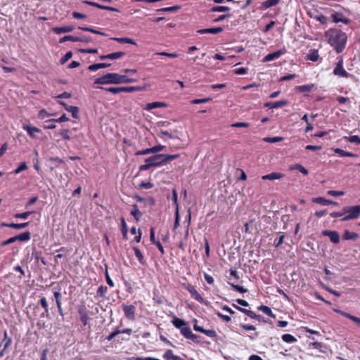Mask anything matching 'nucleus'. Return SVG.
Masks as SVG:
<instances>
[{
    "instance_id": "nucleus-53",
    "label": "nucleus",
    "mask_w": 360,
    "mask_h": 360,
    "mask_svg": "<svg viewBox=\"0 0 360 360\" xmlns=\"http://www.w3.org/2000/svg\"><path fill=\"white\" fill-rule=\"evenodd\" d=\"M72 57V51H68L65 56L60 59V63L61 65L65 64L69 59Z\"/></svg>"
},
{
    "instance_id": "nucleus-38",
    "label": "nucleus",
    "mask_w": 360,
    "mask_h": 360,
    "mask_svg": "<svg viewBox=\"0 0 360 360\" xmlns=\"http://www.w3.org/2000/svg\"><path fill=\"white\" fill-rule=\"evenodd\" d=\"M280 2V0H266L262 3V6L268 8L276 6Z\"/></svg>"
},
{
    "instance_id": "nucleus-26",
    "label": "nucleus",
    "mask_w": 360,
    "mask_h": 360,
    "mask_svg": "<svg viewBox=\"0 0 360 360\" xmlns=\"http://www.w3.org/2000/svg\"><path fill=\"white\" fill-rule=\"evenodd\" d=\"M233 306L237 309L238 310L243 312L244 314H245L247 316H248L249 317H250L251 319H255L256 317V314L251 311V310H248V309H244V308H241L240 307H238L236 304H233Z\"/></svg>"
},
{
    "instance_id": "nucleus-54",
    "label": "nucleus",
    "mask_w": 360,
    "mask_h": 360,
    "mask_svg": "<svg viewBox=\"0 0 360 360\" xmlns=\"http://www.w3.org/2000/svg\"><path fill=\"white\" fill-rule=\"evenodd\" d=\"M27 169V166L26 162H22L20 164V165L13 171V173L15 174H18L20 173L21 172L26 170Z\"/></svg>"
},
{
    "instance_id": "nucleus-28",
    "label": "nucleus",
    "mask_w": 360,
    "mask_h": 360,
    "mask_svg": "<svg viewBox=\"0 0 360 360\" xmlns=\"http://www.w3.org/2000/svg\"><path fill=\"white\" fill-rule=\"evenodd\" d=\"M101 89L105 90L106 91L110 92L113 94H118L122 92H123V86L122 87H108V88H104V87H99Z\"/></svg>"
},
{
    "instance_id": "nucleus-21",
    "label": "nucleus",
    "mask_w": 360,
    "mask_h": 360,
    "mask_svg": "<svg viewBox=\"0 0 360 360\" xmlns=\"http://www.w3.org/2000/svg\"><path fill=\"white\" fill-rule=\"evenodd\" d=\"M172 323L176 328L180 330H181V328L187 324V323L184 319H181L177 317H174L172 321Z\"/></svg>"
},
{
    "instance_id": "nucleus-14",
    "label": "nucleus",
    "mask_w": 360,
    "mask_h": 360,
    "mask_svg": "<svg viewBox=\"0 0 360 360\" xmlns=\"http://www.w3.org/2000/svg\"><path fill=\"white\" fill-rule=\"evenodd\" d=\"M313 202H316L318 204H320L321 205H338L337 202H333L330 200H328V199H326L323 197H318V198H314L312 199Z\"/></svg>"
},
{
    "instance_id": "nucleus-62",
    "label": "nucleus",
    "mask_w": 360,
    "mask_h": 360,
    "mask_svg": "<svg viewBox=\"0 0 360 360\" xmlns=\"http://www.w3.org/2000/svg\"><path fill=\"white\" fill-rule=\"evenodd\" d=\"M328 194L331 196H342L344 195L345 192L339 191H328Z\"/></svg>"
},
{
    "instance_id": "nucleus-15",
    "label": "nucleus",
    "mask_w": 360,
    "mask_h": 360,
    "mask_svg": "<svg viewBox=\"0 0 360 360\" xmlns=\"http://www.w3.org/2000/svg\"><path fill=\"white\" fill-rule=\"evenodd\" d=\"M75 29L74 26H64V27H56L53 28V31L56 34L67 33L70 32Z\"/></svg>"
},
{
    "instance_id": "nucleus-57",
    "label": "nucleus",
    "mask_w": 360,
    "mask_h": 360,
    "mask_svg": "<svg viewBox=\"0 0 360 360\" xmlns=\"http://www.w3.org/2000/svg\"><path fill=\"white\" fill-rule=\"evenodd\" d=\"M107 287L105 286H103V285H101L97 292H96V294L98 296H100V297H103L105 294V292H107Z\"/></svg>"
},
{
    "instance_id": "nucleus-49",
    "label": "nucleus",
    "mask_w": 360,
    "mask_h": 360,
    "mask_svg": "<svg viewBox=\"0 0 360 360\" xmlns=\"http://www.w3.org/2000/svg\"><path fill=\"white\" fill-rule=\"evenodd\" d=\"M3 342H5L3 348V349L5 351L10 346L12 342L11 338H8L6 330L4 331V338L3 340Z\"/></svg>"
},
{
    "instance_id": "nucleus-6",
    "label": "nucleus",
    "mask_w": 360,
    "mask_h": 360,
    "mask_svg": "<svg viewBox=\"0 0 360 360\" xmlns=\"http://www.w3.org/2000/svg\"><path fill=\"white\" fill-rule=\"evenodd\" d=\"M333 73L335 75H339L342 77H348L349 73L343 68L342 66V60L338 61L336 67L333 70Z\"/></svg>"
},
{
    "instance_id": "nucleus-42",
    "label": "nucleus",
    "mask_w": 360,
    "mask_h": 360,
    "mask_svg": "<svg viewBox=\"0 0 360 360\" xmlns=\"http://www.w3.org/2000/svg\"><path fill=\"white\" fill-rule=\"evenodd\" d=\"M40 304H41V307L44 309V313H43V315L46 314V316H49L48 303H47L46 299L44 297H42L40 299Z\"/></svg>"
},
{
    "instance_id": "nucleus-37",
    "label": "nucleus",
    "mask_w": 360,
    "mask_h": 360,
    "mask_svg": "<svg viewBox=\"0 0 360 360\" xmlns=\"http://www.w3.org/2000/svg\"><path fill=\"white\" fill-rule=\"evenodd\" d=\"M181 330V333L187 339L190 337V335L192 333L191 328L189 327L188 323L184 328H182L181 330Z\"/></svg>"
},
{
    "instance_id": "nucleus-32",
    "label": "nucleus",
    "mask_w": 360,
    "mask_h": 360,
    "mask_svg": "<svg viewBox=\"0 0 360 360\" xmlns=\"http://www.w3.org/2000/svg\"><path fill=\"white\" fill-rule=\"evenodd\" d=\"M257 309L262 311V312H264V314L271 317H275V315L272 313L271 309L267 306L261 305L257 307Z\"/></svg>"
},
{
    "instance_id": "nucleus-60",
    "label": "nucleus",
    "mask_w": 360,
    "mask_h": 360,
    "mask_svg": "<svg viewBox=\"0 0 360 360\" xmlns=\"http://www.w3.org/2000/svg\"><path fill=\"white\" fill-rule=\"evenodd\" d=\"M250 126L249 123L247 122H236L231 124L232 127H248Z\"/></svg>"
},
{
    "instance_id": "nucleus-25",
    "label": "nucleus",
    "mask_w": 360,
    "mask_h": 360,
    "mask_svg": "<svg viewBox=\"0 0 360 360\" xmlns=\"http://www.w3.org/2000/svg\"><path fill=\"white\" fill-rule=\"evenodd\" d=\"M334 151L335 153L338 154L341 157H352V158L357 157L356 154L345 151L344 150L340 149V148H335L334 150Z\"/></svg>"
},
{
    "instance_id": "nucleus-27",
    "label": "nucleus",
    "mask_w": 360,
    "mask_h": 360,
    "mask_svg": "<svg viewBox=\"0 0 360 360\" xmlns=\"http://www.w3.org/2000/svg\"><path fill=\"white\" fill-rule=\"evenodd\" d=\"M131 214L135 218L136 221L140 220L142 213L139 210L137 205H133V209L131 211Z\"/></svg>"
},
{
    "instance_id": "nucleus-64",
    "label": "nucleus",
    "mask_w": 360,
    "mask_h": 360,
    "mask_svg": "<svg viewBox=\"0 0 360 360\" xmlns=\"http://www.w3.org/2000/svg\"><path fill=\"white\" fill-rule=\"evenodd\" d=\"M38 200L37 196L32 197L30 198L28 202L25 204V208H28L32 205L34 204Z\"/></svg>"
},
{
    "instance_id": "nucleus-47",
    "label": "nucleus",
    "mask_w": 360,
    "mask_h": 360,
    "mask_svg": "<svg viewBox=\"0 0 360 360\" xmlns=\"http://www.w3.org/2000/svg\"><path fill=\"white\" fill-rule=\"evenodd\" d=\"M283 137L281 136H275V137H266L264 139V141L267 143H277L282 141L283 140Z\"/></svg>"
},
{
    "instance_id": "nucleus-34",
    "label": "nucleus",
    "mask_w": 360,
    "mask_h": 360,
    "mask_svg": "<svg viewBox=\"0 0 360 360\" xmlns=\"http://www.w3.org/2000/svg\"><path fill=\"white\" fill-rule=\"evenodd\" d=\"M112 39L117 41L118 42H120V43H127V44H134V45L136 44V41L134 39L127 38V37L112 38Z\"/></svg>"
},
{
    "instance_id": "nucleus-7",
    "label": "nucleus",
    "mask_w": 360,
    "mask_h": 360,
    "mask_svg": "<svg viewBox=\"0 0 360 360\" xmlns=\"http://www.w3.org/2000/svg\"><path fill=\"white\" fill-rule=\"evenodd\" d=\"M61 105H63L64 107V108L71 112L72 114V116L75 118V119H77L79 117V108L76 106H72V105H67L65 102L63 101H59L58 102Z\"/></svg>"
},
{
    "instance_id": "nucleus-41",
    "label": "nucleus",
    "mask_w": 360,
    "mask_h": 360,
    "mask_svg": "<svg viewBox=\"0 0 360 360\" xmlns=\"http://www.w3.org/2000/svg\"><path fill=\"white\" fill-rule=\"evenodd\" d=\"M319 57V55L318 51L315 49L311 50L309 54L308 55V58L311 61H317Z\"/></svg>"
},
{
    "instance_id": "nucleus-9",
    "label": "nucleus",
    "mask_w": 360,
    "mask_h": 360,
    "mask_svg": "<svg viewBox=\"0 0 360 360\" xmlns=\"http://www.w3.org/2000/svg\"><path fill=\"white\" fill-rule=\"evenodd\" d=\"M186 288L197 301L200 303H205V300L202 297L198 292L193 285L188 284Z\"/></svg>"
},
{
    "instance_id": "nucleus-55",
    "label": "nucleus",
    "mask_w": 360,
    "mask_h": 360,
    "mask_svg": "<svg viewBox=\"0 0 360 360\" xmlns=\"http://www.w3.org/2000/svg\"><path fill=\"white\" fill-rule=\"evenodd\" d=\"M230 10L229 7L227 6H215L212 8V11L213 12H225L229 11Z\"/></svg>"
},
{
    "instance_id": "nucleus-17",
    "label": "nucleus",
    "mask_w": 360,
    "mask_h": 360,
    "mask_svg": "<svg viewBox=\"0 0 360 360\" xmlns=\"http://www.w3.org/2000/svg\"><path fill=\"white\" fill-rule=\"evenodd\" d=\"M79 314L80 316V320L82 323L86 326L87 324V321L89 319V316L86 311V309L84 307H82L79 309Z\"/></svg>"
},
{
    "instance_id": "nucleus-13",
    "label": "nucleus",
    "mask_w": 360,
    "mask_h": 360,
    "mask_svg": "<svg viewBox=\"0 0 360 360\" xmlns=\"http://www.w3.org/2000/svg\"><path fill=\"white\" fill-rule=\"evenodd\" d=\"M284 176L285 175L283 174H281V173L272 172L271 174L262 176V179L263 180L273 181V180H276V179H281L283 177H284Z\"/></svg>"
},
{
    "instance_id": "nucleus-33",
    "label": "nucleus",
    "mask_w": 360,
    "mask_h": 360,
    "mask_svg": "<svg viewBox=\"0 0 360 360\" xmlns=\"http://www.w3.org/2000/svg\"><path fill=\"white\" fill-rule=\"evenodd\" d=\"M334 311L338 313V314H340V315H342V316H345V317H347V318L349 319L350 320H352V321H353L354 322L356 323V321L357 319L356 316L351 315V314H349L348 313H346V312H345L343 311H341L340 309H335Z\"/></svg>"
},
{
    "instance_id": "nucleus-58",
    "label": "nucleus",
    "mask_w": 360,
    "mask_h": 360,
    "mask_svg": "<svg viewBox=\"0 0 360 360\" xmlns=\"http://www.w3.org/2000/svg\"><path fill=\"white\" fill-rule=\"evenodd\" d=\"M83 3L86 4L87 5H89V6L97 7V8L103 9V8H105V6L101 5V4L94 2V1H83Z\"/></svg>"
},
{
    "instance_id": "nucleus-30",
    "label": "nucleus",
    "mask_w": 360,
    "mask_h": 360,
    "mask_svg": "<svg viewBox=\"0 0 360 360\" xmlns=\"http://www.w3.org/2000/svg\"><path fill=\"white\" fill-rule=\"evenodd\" d=\"M290 170L297 169L301 173H302L304 175H307L309 174V171L300 164H295V165L290 166Z\"/></svg>"
},
{
    "instance_id": "nucleus-2",
    "label": "nucleus",
    "mask_w": 360,
    "mask_h": 360,
    "mask_svg": "<svg viewBox=\"0 0 360 360\" xmlns=\"http://www.w3.org/2000/svg\"><path fill=\"white\" fill-rule=\"evenodd\" d=\"M124 75L117 73H107L106 75L96 78L94 83L98 84H124Z\"/></svg>"
},
{
    "instance_id": "nucleus-12",
    "label": "nucleus",
    "mask_w": 360,
    "mask_h": 360,
    "mask_svg": "<svg viewBox=\"0 0 360 360\" xmlns=\"http://www.w3.org/2000/svg\"><path fill=\"white\" fill-rule=\"evenodd\" d=\"M288 101L282 100L276 102H268L264 104L265 107H268L270 108H278L283 106H285L288 104Z\"/></svg>"
},
{
    "instance_id": "nucleus-16",
    "label": "nucleus",
    "mask_w": 360,
    "mask_h": 360,
    "mask_svg": "<svg viewBox=\"0 0 360 360\" xmlns=\"http://www.w3.org/2000/svg\"><path fill=\"white\" fill-rule=\"evenodd\" d=\"M342 238L344 240H356L359 238V234L354 232H351L349 230H345Z\"/></svg>"
},
{
    "instance_id": "nucleus-61",
    "label": "nucleus",
    "mask_w": 360,
    "mask_h": 360,
    "mask_svg": "<svg viewBox=\"0 0 360 360\" xmlns=\"http://www.w3.org/2000/svg\"><path fill=\"white\" fill-rule=\"evenodd\" d=\"M203 333L210 338H215L217 336V333L214 330H204Z\"/></svg>"
},
{
    "instance_id": "nucleus-22",
    "label": "nucleus",
    "mask_w": 360,
    "mask_h": 360,
    "mask_svg": "<svg viewBox=\"0 0 360 360\" xmlns=\"http://www.w3.org/2000/svg\"><path fill=\"white\" fill-rule=\"evenodd\" d=\"M14 238L16 240L19 241H27L31 238V233L30 231H26L22 233H20L18 236H14Z\"/></svg>"
},
{
    "instance_id": "nucleus-43",
    "label": "nucleus",
    "mask_w": 360,
    "mask_h": 360,
    "mask_svg": "<svg viewBox=\"0 0 360 360\" xmlns=\"http://www.w3.org/2000/svg\"><path fill=\"white\" fill-rule=\"evenodd\" d=\"M282 340L288 343H292L297 341L296 338L290 334H284L282 335Z\"/></svg>"
},
{
    "instance_id": "nucleus-19",
    "label": "nucleus",
    "mask_w": 360,
    "mask_h": 360,
    "mask_svg": "<svg viewBox=\"0 0 360 360\" xmlns=\"http://www.w3.org/2000/svg\"><path fill=\"white\" fill-rule=\"evenodd\" d=\"M163 358L165 360H184L180 356L174 355L171 349H168L165 352Z\"/></svg>"
},
{
    "instance_id": "nucleus-40",
    "label": "nucleus",
    "mask_w": 360,
    "mask_h": 360,
    "mask_svg": "<svg viewBox=\"0 0 360 360\" xmlns=\"http://www.w3.org/2000/svg\"><path fill=\"white\" fill-rule=\"evenodd\" d=\"M29 222L20 223V224H15L11 223L9 224V228H12L14 229H22L27 227L29 225Z\"/></svg>"
},
{
    "instance_id": "nucleus-5",
    "label": "nucleus",
    "mask_w": 360,
    "mask_h": 360,
    "mask_svg": "<svg viewBox=\"0 0 360 360\" xmlns=\"http://www.w3.org/2000/svg\"><path fill=\"white\" fill-rule=\"evenodd\" d=\"M322 235L328 236L333 243L337 244L340 242V235L336 231L324 230L322 231Z\"/></svg>"
},
{
    "instance_id": "nucleus-46",
    "label": "nucleus",
    "mask_w": 360,
    "mask_h": 360,
    "mask_svg": "<svg viewBox=\"0 0 360 360\" xmlns=\"http://www.w3.org/2000/svg\"><path fill=\"white\" fill-rule=\"evenodd\" d=\"M79 39V37H75V36H72V35H68V36H65L63 37V38H61L60 40H59V42L60 43H63L66 41H78Z\"/></svg>"
},
{
    "instance_id": "nucleus-63",
    "label": "nucleus",
    "mask_w": 360,
    "mask_h": 360,
    "mask_svg": "<svg viewBox=\"0 0 360 360\" xmlns=\"http://www.w3.org/2000/svg\"><path fill=\"white\" fill-rule=\"evenodd\" d=\"M164 148H165L164 146L158 145V146H155L154 147L150 148V150H151L152 153H156L162 150Z\"/></svg>"
},
{
    "instance_id": "nucleus-8",
    "label": "nucleus",
    "mask_w": 360,
    "mask_h": 360,
    "mask_svg": "<svg viewBox=\"0 0 360 360\" xmlns=\"http://www.w3.org/2000/svg\"><path fill=\"white\" fill-rule=\"evenodd\" d=\"M123 311L125 316L131 320L135 318V307L133 305H124Z\"/></svg>"
},
{
    "instance_id": "nucleus-45",
    "label": "nucleus",
    "mask_w": 360,
    "mask_h": 360,
    "mask_svg": "<svg viewBox=\"0 0 360 360\" xmlns=\"http://www.w3.org/2000/svg\"><path fill=\"white\" fill-rule=\"evenodd\" d=\"M313 88V84L298 86L296 87L297 91L300 92H308L310 91Z\"/></svg>"
},
{
    "instance_id": "nucleus-35",
    "label": "nucleus",
    "mask_w": 360,
    "mask_h": 360,
    "mask_svg": "<svg viewBox=\"0 0 360 360\" xmlns=\"http://www.w3.org/2000/svg\"><path fill=\"white\" fill-rule=\"evenodd\" d=\"M79 29L83 30V31H86V32H92V33H94V34H99V35H102V36H106V34L104 33V32H102L99 30H94L91 27H79Z\"/></svg>"
},
{
    "instance_id": "nucleus-52",
    "label": "nucleus",
    "mask_w": 360,
    "mask_h": 360,
    "mask_svg": "<svg viewBox=\"0 0 360 360\" xmlns=\"http://www.w3.org/2000/svg\"><path fill=\"white\" fill-rule=\"evenodd\" d=\"M68 120H69V119L66 117V115L63 114L58 119H51V120L46 121V122H66Z\"/></svg>"
},
{
    "instance_id": "nucleus-18",
    "label": "nucleus",
    "mask_w": 360,
    "mask_h": 360,
    "mask_svg": "<svg viewBox=\"0 0 360 360\" xmlns=\"http://www.w3.org/2000/svg\"><path fill=\"white\" fill-rule=\"evenodd\" d=\"M53 295H54V297H55L56 302L57 304L58 312L61 316H63V309H62V303H61V300H60L61 294L60 292L55 291L53 292Z\"/></svg>"
},
{
    "instance_id": "nucleus-51",
    "label": "nucleus",
    "mask_w": 360,
    "mask_h": 360,
    "mask_svg": "<svg viewBox=\"0 0 360 360\" xmlns=\"http://www.w3.org/2000/svg\"><path fill=\"white\" fill-rule=\"evenodd\" d=\"M344 139L351 143H356L357 144H360V138L358 136L354 135L351 136H345Z\"/></svg>"
},
{
    "instance_id": "nucleus-1",
    "label": "nucleus",
    "mask_w": 360,
    "mask_h": 360,
    "mask_svg": "<svg viewBox=\"0 0 360 360\" xmlns=\"http://www.w3.org/2000/svg\"><path fill=\"white\" fill-rule=\"evenodd\" d=\"M328 42L334 47L336 53H340L345 48L347 42L346 34L340 30H332L326 32Z\"/></svg>"
},
{
    "instance_id": "nucleus-56",
    "label": "nucleus",
    "mask_w": 360,
    "mask_h": 360,
    "mask_svg": "<svg viewBox=\"0 0 360 360\" xmlns=\"http://www.w3.org/2000/svg\"><path fill=\"white\" fill-rule=\"evenodd\" d=\"M231 286L232 287L233 289H234L235 290L239 292H241V293H244V292H246L248 291L247 289L244 288L243 287L240 286V285H236V284H233V283H230Z\"/></svg>"
},
{
    "instance_id": "nucleus-31",
    "label": "nucleus",
    "mask_w": 360,
    "mask_h": 360,
    "mask_svg": "<svg viewBox=\"0 0 360 360\" xmlns=\"http://www.w3.org/2000/svg\"><path fill=\"white\" fill-rule=\"evenodd\" d=\"M181 6L176 5V6H173L171 7H165V8H160L157 11L159 13L160 12H176V11H179L181 8Z\"/></svg>"
},
{
    "instance_id": "nucleus-11",
    "label": "nucleus",
    "mask_w": 360,
    "mask_h": 360,
    "mask_svg": "<svg viewBox=\"0 0 360 360\" xmlns=\"http://www.w3.org/2000/svg\"><path fill=\"white\" fill-rule=\"evenodd\" d=\"M283 53H284V51L283 50H278L272 53H269L268 55H266L264 59H263V61L264 62H269V61H271V60H273L274 59H276L278 58H279Z\"/></svg>"
},
{
    "instance_id": "nucleus-29",
    "label": "nucleus",
    "mask_w": 360,
    "mask_h": 360,
    "mask_svg": "<svg viewBox=\"0 0 360 360\" xmlns=\"http://www.w3.org/2000/svg\"><path fill=\"white\" fill-rule=\"evenodd\" d=\"M161 155L162 156V161H164V165L176 159L179 156V155H178V154H176V155L161 154Z\"/></svg>"
},
{
    "instance_id": "nucleus-24",
    "label": "nucleus",
    "mask_w": 360,
    "mask_h": 360,
    "mask_svg": "<svg viewBox=\"0 0 360 360\" xmlns=\"http://www.w3.org/2000/svg\"><path fill=\"white\" fill-rule=\"evenodd\" d=\"M23 129L27 131V134L32 137H34V133H39L41 130L35 127H31L29 125L23 126Z\"/></svg>"
},
{
    "instance_id": "nucleus-50",
    "label": "nucleus",
    "mask_w": 360,
    "mask_h": 360,
    "mask_svg": "<svg viewBox=\"0 0 360 360\" xmlns=\"http://www.w3.org/2000/svg\"><path fill=\"white\" fill-rule=\"evenodd\" d=\"M141 86H123V92H134L142 90Z\"/></svg>"
},
{
    "instance_id": "nucleus-3",
    "label": "nucleus",
    "mask_w": 360,
    "mask_h": 360,
    "mask_svg": "<svg viewBox=\"0 0 360 360\" xmlns=\"http://www.w3.org/2000/svg\"><path fill=\"white\" fill-rule=\"evenodd\" d=\"M162 156L161 154L155 155L149 157L145 160L146 165H141L139 169L141 171H145L149 169L152 167H159L164 165L162 161Z\"/></svg>"
},
{
    "instance_id": "nucleus-39",
    "label": "nucleus",
    "mask_w": 360,
    "mask_h": 360,
    "mask_svg": "<svg viewBox=\"0 0 360 360\" xmlns=\"http://www.w3.org/2000/svg\"><path fill=\"white\" fill-rule=\"evenodd\" d=\"M124 55H125V53L123 52V51H118V52H115V53H109L108 54V59H110V60L118 59V58H122Z\"/></svg>"
},
{
    "instance_id": "nucleus-36",
    "label": "nucleus",
    "mask_w": 360,
    "mask_h": 360,
    "mask_svg": "<svg viewBox=\"0 0 360 360\" xmlns=\"http://www.w3.org/2000/svg\"><path fill=\"white\" fill-rule=\"evenodd\" d=\"M133 250H134L135 255L137 257L139 262L142 264H144L145 263L144 257H143V254L141 253V250L136 247H134Z\"/></svg>"
},
{
    "instance_id": "nucleus-20",
    "label": "nucleus",
    "mask_w": 360,
    "mask_h": 360,
    "mask_svg": "<svg viewBox=\"0 0 360 360\" xmlns=\"http://www.w3.org/2000/svg\"><path fill=\"white\" fill-rule=\"evenodd\" d=\"M110 63H96L93 64L89 66L88 69L91 71H96L101 68H105L110 66Z\"/></svg>"
},
{
    "instance_id": "nucleus-4",
    "label": "nucleus",
    "mask_w": 360,
    "mask_h": 360,
    "mask_svg": "<svg viewBox=\"0 0 360 360\" xmlns=\"http://www.w3.org/2000/svg\"><path fill=\"white\" fill-rule=\"evenodd\" d=\"M343 213H348L352 219H356L360 214V205L345 207H343Z\"/></svg>"
},
{
    "instance_id": "nucleus-23",
    "label": "nucleus",
    "mask_w": 360,
    "mask_h": 360,
    "mask_svg": "<svg viewBox=\"0 0 360 360\" xmlns=\"http://www.w3.org/2000/svg\"><path fill=\"white\" fill-rule=\"evenodd\" d=\"M165 106H167V105H166V103H165L163 102H153V103H148L146 105V107L145 108V109L147 110H150L154 108H162V107H165Z\"/></svg>"
},
{
    "instance_id": "nucleus-48",
    "label": "nucleus",
    "mask_w": 360,
    "mask_h": 360,
    "mask_svg": "<svg viewBox=\"0 0 360 360\" xmlns=\"http://www.w3.org/2000/svg\"><path fill=\"white\" fill-rule=\"evenodd\" d=\"M34 213L32 211H28L22 213H17L14 215V217L17 219H27L30 214Z\"/></svg>"
},
{
    "instance_id": "nucleus-44",
    "label": "nucleus",
    "mask_w": 360,
    "mask_h": 360,
    "mask_svg": "<svg viewBox=\"0 0 360 360\" xmlns=\"http://www.w3.org/2000/svg\"><path fill=\"white\" fill-rule=\"evenodd\" d=\"M121 225H122L121 231H122V233L123 235V238L127 239V226L125 220L123 217L121 218Z\"/></svg>"
},
{
    "instance_id": "nucleus-10",
    "label": "nucleus",
    "mask_w": 360,
    "mask_h": 360,
    "mask_svg": "<svg viewBox=\"0 0 360 360\" xmlns=\"http://www.w3.org/2000/svg\"><path fill=\"white\" fill-rule=\"evenodd\" d=\"M223 31V28L221 27H213V28H207V29H202L198 30L197 31L199 34H216L218 33H220Z\"/></svg>"
},
{
    "instance_id": "nucleus-59",
    "label": "nucleus",
    "mask_w": 360,
    "mask_h": 360,
    "mask_svg": "<svg viewBox=\"0 0 360 360\" xmlns=\"http://www.w3.org/2000/svg\"><path fill=\"white\" fill-rule=\"evenodd\" d=\"M211 100H212L211 98H202V99H195V100H193L191 101V103L193 104H200V103H207L208 101H210Z\"/></svg>"
}]
</instances>
